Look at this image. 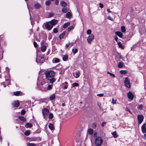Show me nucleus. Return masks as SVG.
<instances>
[{
    "label": "nucleus",
    "mask_w": 146,
    "mask_h": 146,
    "mask_svg": "<svg viewBox=\"0 0 146 146\" xmlns=\"http://www.w3.org/2000/svg\"><path fill=\"white\" fill-rule=\"evenodd\" d=\"M115 35L120 38H122L123 36L122 34L120 32L116 31L115 33Z\"/></svg>",
    "instance_id": "obj_12"
},
{
    "label": "nucleus",
    "mask_w": 146,
    "mask_h": 146,
    "mask_svg": "<svg viewBox=\"0 0 146 146\" xmlns=\"http://www.w3.org/2000/svg\"><path fill=\"white\" fill-rule=\"evenodd\" d=\"M66 17L67 18L70 19L72 17V15L69 12H68L66 14Z\"/></svg>",
    "instance_id": "obj_15"
},
{
    "label": "nucleus",
    "mask_w": 146,
    "mask_h": 146,
    "mask_svg": "<svg viewBox=\"0 0 146 146\" xmlns=\"http://www.w3.org/2000/svg\"><path fill=\"white\" fill-rule=\"evenodd\" d=\"M117 44L119 48H121L122 49L124 48L122 44L120 42H117Z\"/></svg>",
    "instance_id": "obj_23"
},
{
    "label": "nucleus",
    "mask_w": 146,
    "mask_h": 146,
    "mask_svg": "<svg viewBox=\"0 0 146 146\" xmlns=\"http://www.w3.org/2000/svg\"><path fill=\"white\" fill-rule=\"evenodd\" d=\"M123 65V63L122 62H119L118 64V67L119 68H121Z\"/></svg>",
    "instance_id": "obj_31"
},
{
    "label": "nucleus",
    "mask_w": 146,
    "mask_h": 146,
    "mask_svg": "<svg viewBox=\"0 0 146 146\" xmlns=\"http://www.w3.org/2000/svg\"><path fill=\"white\" fill-rule=\"evenodd\" d=\"M105 124H106V123L105 122H102L101 124L102 127H104Z\"/></svg>",
    "instance_id": "obj_59"
},
{
    "label": "nucleus",
    "mask_w": 146,
    "mask_h": 146,
    "mask_svg": "<svg viewBox=\"0 0 146 146\" xmlns=\"http://www.w3.org/2000/svg\"><path fill=\"white\" fill-rule=\"evenodd\" d=\"M49 112V110L48 109L46 108H44L42 110V113L43 115H47Z\"/></svg>",
    "instance_id": "obj_7"
},
{
    "label": "nucleus",
    "mask_w": 146,
    "mask_h": 146,
    "mask_svg": "<svg viewBox=\"0 0 146 146\" xmlns=\"http://www.w3.org/2000/svg\"><path fill=\"white\" fill-rule=\"evenodd\" d=\"M120 73L123 74H125L127 73V71L124 70H121L120 71Z\"/></svg>",
    "instance_id": "obj_30"
},
{
    "label": "nucleus",
    "mask_w": 146,
    "mask_h": 146,
    "mask_svg": "<svg viewBox=\"0 0 146 146\" xmlns=\"http://www.w3.org/2000/svg\"><path fill=\"white\" fill-rule=\"evenodd\" d=\"M134 97V95L131 92H128V101L133 100Z\"/></svg>",
    "instance_id": "obj_6"
},
{
    "label": "nucleus",
    "mask_w": 146,
    "mask_h": 146,
    "mask_svg": "<svg viewBox=\"0 0 146 146\" xmlns=\"http://www.w3.org/2000/svg\"><path fill=\"white\" fill-rule=\"evenodd\" d=\"M72 51L73 52V54H76L78 52V49H75V50H74V49L73 48L72 50Z\"/></svg>",
    "instance_id": "obj_41"
},
{
    "label": "nucleus",
    "mask_w": 146,
    "mask_h": 146,
    "mask_svg": "<svg viewBox=\"0 0 146 146\" xmlns=\"http://www.w3.org/2000/svg\"><path fill=\"white\" fill-rule=\"evenodd\" d=\"M118 39V37H117V36H115V40L116 41V42L117 41Z\"/></svg>",
    "instance_id": "obj_58"
},
{
    "label": "nucleus",
    "mask_w": 146,
    "mask_h": 146,
    "mask_svg": "<svg viewBox=\"0 0 146 146\" xmlns=\"http://www.w3.org/2000/svg\"><path fill=\"white\" fill-rule=\"evenodd\" d=\"M52 85H49L47 87L48 90H50L51 89H52Z\"/></svg>",
    "instance_id": "obj_44"
},
{
    "label": "nucleus",
    "mask_w": 146,
    "mask_h": 146,
    "mask_svg": "<svg viewBox=\"0 0 146 146\" xmlns=\"http://www.w3.org/2000/svg\"><path fill=\"white\" fill-rule=\"evenodd\" d=\"M18 118L20 119L21 121H23L25 122L26 121V119L23 116H19L18 117Z\"/></svg>",
    "instance_id": "obj_16"
},
{
    "label": "nucleus",
    "mask_w": 146,
    "mask_h": 146,
    "mask_svg": "<svg viewBox=\"0 0 146 146\" xmlns=\"http://www.w3.org/2000/svg\"><path fill=\"white\" fill-rule=\"evenodd\" d=\"M33 44L34 45V46L36 48L37 46V43L35 42H33Z\"/></svg>",
    "instance_id": "obj_52"
},
{
    "label": "nucleus",
    "mask_w": 146,
    "mask_h": 146,
    "mask_svg": "<svg viewBox=\"0 0 146 146\" xmlns=\"http://www.w3.org/2000/svg\"><path fill=\"white\" fill-rule=\"evenodd\" d=\"M46 5L47 6H49L51 4V2L50 0H48L45 2Z\"/></svg>",
    "instance_id": "obj_35"
},
{
    "label": "nucleus",
    "mask_w": 146,
    "mask_h": 146,
    "mask_svg": "<svg viewBox=\"0 0 146 146\" xmlns=\"http://www.w3.org/2000/svg\"><path fill=\"white\" fill-rule=\"evenodd\" d=\"M33 126V125L31 123H27L26 124L25 127L26 128H31Z\"/></svg>",
    "instance_id": "obj_14"
},
{
    "label": "nucleus",
    "mask_w": 146,
    "mask_h": 146,
    "mask_svg": "<svg viewBox=\"0 0 146 146\" xmlns=\"http://www.w3.org/2000/svg\"><path fill=\"white\" fill-rule=\"evenodd\" d=\"M92 31L90 29L88 30L87 31V33L88 35H89L91 34Z\"/></svg>",
    "instance_id": "obj_47"
},
{
    "label": "nucleus",
    "mask_w": 146,
    "mask_h": 146,
    "mask_svg": "<svg viewBox=\"0 0 146 146\" xmlns=\"http://www.w3.org/2000/svg\"><path fill=\"white\" fill-rule=\"evenodd\" d=\"M60 3L61 5L64 7H65L67 5V4L64 1H61Z\"/></svg>",
    "instance_id": "obj_26"
},
{
    "label": "nucleus",
    "mask_w": 146,
    "mask_h": 146,
    "mask_svg": "<svg viewBox=\"0 0 146 146\" xmlns=\"http://www.w3.org/2000/svg\"><path fill=\"white\" fill-rule=\"evenodd\" d=\"M99 5L100 7L101 8H102L104 7L103 4L101 3H100L99 4Z\"/></svg>",
    "instance_id": "obj_54"
},
{
    "label": "nucleus",
    "mask_w": 146,
    "mask_h": 146,
    "mask_svg": "<svg viewBox=\"0 0 146 146\" xmlns=\"http://www.w3.org/2000/svg\"><path fill=\"white\" fill-rule=\"evenodd\" d=\"M21 92L20 91H17L13 93L14 95L16 96H19Z\"/></svg>",
    "instance_id": "obj_25"
},
{
    "label": "nucleus",
    "mask_w": 146,
    "mask_h": 146,
    "mask_svg": "<svg viewBox=\"0 0 146 146\" xmlns=\"http://www.w3.org/2000/svg\"><path fill=\"white\" fill-rule=\"evenodd\" d=\"M117 100L115 99L114 100V99L112 98L111 103L113 104H115L116 103V101Z\"/></svg>",
    "instance_id": "obj_45"
},
{
    "label": "nucleus",
    "mask_w": 146,
    "mask_h": 146,
    "mask_svg": "<svg viewBox=\"0 0 146 146\" xmlns=\"http://www.w3.org/2000/svg\"><path fill=\"white\" fill-rule=\"evenodd\" d=\"M45 28L48 31L50 30L52 28L53 26L50 23V22H48L46 23L45 24Z\"/></svg>",
    "instance_id": "obj_4"
},
{
    "label": "nucleus",
    "mask_w": 146,
    "mask_h": 146,
    "mask_svg": "<svg viewBox=\"0 0 146 146\" xmlns=\"http://www.w3.org/2000/svg\"><path fill=\"white\" fill-rule=\"evenodd\" d=\"M19 105V103L18 101L17 100L13 102L12 105L14 107H17Z\"/></svg>",
    "instance_id": "obj_9"
},
{
    "label": "nucleus",
    "mask_w": 146,
    "mask_h": 146,
    "mask_svg": "<svg viewBox=\"0 0 146 146\" xmlns=\"http://www.w3.org/2000/svg\"><path fill=\"white\" fill-rule=\"evenodd\" d=\"M55 3L56 5H58V3H59L58 1V0H56L55 1Z\"/></svg>",
    "instance_id": "obj_56"
},
{
    "label": "nucleus",
    "mask_w": 146,
    "mask_h": 146,
    "mask_svg": "<svg viewBox=\"0 0 146 146\" xmlns=\"http://www.w3.org/2000/svg\"><path fill=\"white\" fill-rule=\"evenodd\" d=\"M39 138L38 137H34L30 139V140L31 141H37L38 140V139Z\"/></svg>",
    "instance_id": "obj_19"
},
{
    "label": "nucleus",
    "mask_w": 146,
    "mask_h": 146,
    "mask_svg": "<svg viewBox=\"0 0 146 146\" xmlns=\"http://www.w3.org/2000/svg\"><path fill=\"white\" fill-rule=\"evenodd\" d=\"M92 127L93 129H96V124L95 123H94L92 124Z\"/></svg>",
    "instance_id": "obj_40"
},
{
    "label": "nucleus",
    "mask_w": 146,
    "mask_h": 146,
    "mask_svg": "<svg viewBox=\"0 0 146 146\" xmlns=\"http://www.w3.org/2000/svg\"><path fill=\"white\" fill-rule=\"evenodd\" d=\"M49 128L51 130H54V127L52 123H50L48 125Z\"/></svg>",
    "instance_id": "obj_17"
},
{
    "label": "nucleus",
    "mask_w": 146,
    "mask_h": 146,
    "mask_svg": "<svg viewBox=\"0 0 146 146\" xmlns=\"http://www.w3.org/2000/svg\"><path fill=\"white\" fill-rule=\"evenodd\" d=\"M121 31L122 32H125V28L124 26H122L121 27Z\"/></svg>",
    "instance_id": "obj_34"
},
{
    "label": "nucleus",
    "mask_w": 146,
    "mask_h": 146,
    "mask_svg": "<svg viewBox=\"0 0 146 146\" xmlns=\"http://www.w3.org/2000/svg\"><path fill=\"white\" fill-rule=\"evenodd\" d=\"M94 38V36L93 34H91L89 35L88 37L87 41L89 44H90Z\"/></svg>",
    "instance_id": "obj_3"
},
{
    "label": "nucleus",
    "mask_w": 146,
    "mask_h": 146,
    "mask_svg": "<svg viewBox=\"0 0 146 146\" xmlns=\"http://www.w3.org/2000/svg\"><path fill=\"white\" fill-rule=\"evenodd\" d=\"M49 22H50L51 25L53 26L57 23L58 21L55 19H53Z\"/></svg>",
    "instance_id": "obj_8"
},
{
    "label": "nucleus",
    "mask_w": 146,
    "mask_h": 146,
    "mask_svg": "<svg viewBox=\"0 0 146 146\" xmlns=\"http://www.w3.org/2000/svg\"><path fill=\"white\" fill-rule=\"evenodd\" d=\"M28 146H36V144L33 143H27Z\"/></svg>",
    "instance_id": "obj_33"
},
{
    "label": "nucleus",
    "mask_w": 146,
    "mask_h": 146,
    "mask_svg": "<svg viewBox=\"0 0 146 146\" xmlns=\"http://www.w3.org/2000/svg\"><path fill=\"white\" fill-rule=\"evenodd\" d=\"M129 80H128V88H130V87H131L130 85V83L129 82Z\"/></svg>",
    "instance_id": "obj_62"
},
{
    "label": "nucleus",
    "mask_w": 146,
    "mask_h": 146,
    "mask_svg": "<svg viewBox=\"0 0 146 146\" xmlns=\"http://www.w3.org/2000/svg\"><path fill=\"white\" fill-rule=\"evenodd\" d=\"M75 74L76 76H75L74 75V76L75 78H77L78 77H79V72H77Z\"/></svg>",
    "instance_id": "obj_39"
},
{
    "label": "nucleus",
    "mask_w": 146,
    "mask_h": 146,
    "mask_svg": "<svg viewBox=\"0 0 146 146\" xmlns=\"http://www.w3.org/2000/svg\"><path fill=\"white\" fill-rule=\"evenodd\" d=\"M70 25V23L69 22H68L66 23H65L64 25H63V28H66L69 25Z\"/></svg>",
    "instance_id": "obj_18"
},
{
    "label": "nucleus",
    "mask_w": 146,
    "mask_h": 146,
    "mask_svg": "<svg viewBox=\"0 0 146 146\" xmlns=\"http://www.w3.org/2000/svg\"><path fill=\"white\" fill-rule=\"evenodd\" d=\"M29 130H27L25 132V134L26 135H29L30 134Z\"/></svg>",
    "instance_id": "obj_37"
},
{
    "label": "nucleus",
    "mask_w": 146,
    "mask_h": 146,
    "mask_svg": "<svg viewBox=\"0 0 146 146\" xmlns=\"http://www.w3.org/2000/svg\"><path fill=\"white\" fill-rule=\"evenodd\" d=\"M141 129L143 133H146V124H144L141 127Z\"/></svg>",
    "instance_id": "obj_10"
},
{
    "label": "nucleus",
    "mask_w": 146,
    "mask_h": 146,
    "mask_svg": "<svg viewBox=\"0 0 146 146\" xmlns=\"http://www.w3.org/2000/svg\"><path fill=\"white\" fill-rule=\"evenodd\" d=\"M74 44V42H72V43H69V45L70 46H73Z\"/></svg>",
    "instance_id": "obj_60"
},
{
    "label": "nucleus",
    "mask_w": 146,
    "mask_h": 146,
    "mask_svg": "<svg viewBox=\"0 0 146 146\" xmlns=\"http://www.w3.org/2000/svg\"><path fill=\"white\" fill-rule=\"evenodd\" d=\"M25 113V110H22V111H21V115H24Z\"/></svg>",
    "instance_id": "obj_51"
},
{
    "label": "nucleus",
    "mask_w": 146,
    "mask_h": 146,
    "mask_svg": "<svg viewBox=\"0 0 146 146\" xmlns=\"http://www.w3.org/2000/svg\"><path fill=\"white\" fill-rule=\"evenodd\" d=\"M88 133L89 134L92 135L93 133V130L92 129L90 128L88 129Z\"/></svg>",
    "instance_id": "obj_28"
},
{
    "label": "nucleus",
    "mask_w": 146,
    "mask_h": 146,
    "mask_svg": "<svg viewBox=\"0 0 146 146\" xmlns=\"http://www.w3.org/2000/svg\"><path fill=\"white\" fill-rule=\"evenodd\" d=\"M53 61L55 63H58L59 62L60 60L58 58H55L53 59Z\"/></svg>",
    "instance_id": "obj_27"
},
{
    "label": "nucleus",
    "mask_w": 146,
    "mask_h": 146,
    "mask_svg": "<svg viewBox=\"0 0 146 146\" xmlns=\"http://www.w3.org/2000/svg\"><path fill=\"white\" fill-rule=\"evenodd\" d=\"M103 140L100 137H96L95 139V143L96 146H100L103 143Z\"/></svg>",
    "instance_id": "obj_2"
},
{
    "label": "nucleus",
    "mask_w": 146,
    "mask_h": 146,
    "mask_svg": "<svg viewBox=\"0 0 146 146\" xmlns=\"http://www.w3.org/2000/svg\"><path fill=\"white\" fill-rule=\"evenodd\" d=\"M53 32L55 33H56L58 32V29L57 28H55L53 29Z\"/></svg>",
    "instance_id": "obj_46"
},
{
    "label": "nucleus",
    "mask_w": 146,
    "mask_h": 146,
    "mask_svg": "<svg viewBox=\"0 0 146 146\" xmlns=\"http://www.w3.org/2000/svg\"><path fill=\"white\" fill-rule=\"evenodd\" d=\"M66 32L65 31H64L59 36V38L60 39H61L63 38L66 34Z\"/></svg>",
    "instance_id": "obj_11"
},
{
    "label": "nucleus",
    "mask_w": 146,
    "mask_h": 146,
    "mask_svg": "<svg viewBox=\"0 0 146 146\" xmlns=\"http://www.w3.org/2000/svg\"><path fill=\"white\" fill-rule=\"evenodd\" d=\"M53 117V114L52 113H50L49 114V119H52Z\"/></svg>",
    "instance_id": "obj_42"
},
{
    "label": "nucleus",
    "mask_w": 146,
    "mask_h": 146,
    "mask_svg": "<svg viewBox=\"0 0 146 146\" xmlns=\"http://www.w3.org/2000/svg\"><path fill=\"white\" fill-rule=\"evenodd\" d=\"M104 95L103 94H97V96H99L100 97H102Z\"/></svg>",
    "instance_id": "obj_53"
},
{
    "label": "nucleus",
    "mask_w": 146,
    "mask_h": 146,
    "mask_svg": "<svg viewBox=\"0 0 146 146\" xmlns=\"http://www.w3.org/2000/svg\"><path fill=\"white\" fill-rule=\"evenodd\" d=\"M45 74L46 78L50 83L52 84L56 81V79L54 78L55 73L53 71H47L45 72Z\"/></svg>",
    "instance_id": "obj_1"
},
{
    "label": "nucleus",
    "mask_w": 146,
    "mask_h": 146,
    "mask_svg": "<svg viewBox=\"0 0 146 146\" xmlns=\"http://www.w3.org/2000/svg\"><path fill=\"white\" fill-rule=\"evenodd\" d=\"M144 116L141 115H139L137 116V119L138 121V123L139 124L141 123L143 120Z\"/></svg>",
    "instance_id": "obj_5"
},
{
    "label": "nucleus",
    "mask_w": 146,
    "mask_h": 146,
    "mask_svg": "<svg viewBox=\"0 0 146 146\" xmlns=\"http://www.w3.org/2000/svg\"><path fill=\"white\" fill-rule=\"evenodd\" d=\"M35 7L36 9H39L41 7V5L38 3H36L34 4Z\"/></svg>",
    "instance_id": "obj_13"
},
{
    "label": "nucleus",
    "mask_w": 146,
    "mask_h": 146,
    "mask_svg": "<svg viewBox=\"0 0 146 146\" xmlns=\"http://www.w3.org/2000/svg\"><path fill=\"white\" fill-rule=\"evenodd\" d=\"M69 44H66V45H65V47L66 49H67L69 47Z\"/></svg>",
    "instance_id": "obj_57"
},
{
    "label": "nucleus",
    "mask_w": 146,
    "mask_h": 146,
    "mask_svg": "<svg viewBox=\"0 0 146 146\" xmlns=\"http://www.w3.org/2000/svg\"><path fill=\"white\" fill-rule=\"evenodd\" d=\"M62 11L64 13H66L68 11L67 9L65 8H63L62 10Z\"/></svg>",
    "instance_id": "obj_43"
},
{
    "label": "nucleus",
    "mask_w": 146,
    "mask_h": 146,
    "mask_svg": "<svg viewBox=\"0 0 146 146\" xmlns=\"http://www.w3.org/2000/svg\"><path fill=\"white\" fill-rule=\"evenodd\" d=\"M72 86L73 87H75V86H78V84L76 83H74L72 84Z\"/></svg>",
    "instance_id": "obj_48"
},
{
    "label": "nucleus",
    "mask_w": 146,
    "mask_h": 146,
    "mask_svg": "<svg viewBox=\"0 0 146 146\" xmlns=\"http://www.w3.org/2000/svg\"><path fill=\"white\" fill-rule=\"evenodd\" d=\"M143 107V106L142 105H139L138 106V108L139 109L141 110L142 108Z\"/></svg>",
    "instance_id": "obj_50"
},
{
    "label": "nucleus",
    "mask_w": 146,
    "mask_h": 146,
    "mask_svg": "<svg viewBox=\"0 0 146 146\" xmlns=\"http://www.w3.org/2000/svg\"><path fill=\"white\" fill-rule=\"evenodd\" d=\"M46 47L45 46H43L41 47V50L42 52H44L46 49Z\"/></svg>",
    "instance_id": "obj_29"
},
{
    "label": "nucleus",
    "mask_w": 146,
    "mask_h": 146,
    "mask_svg": "<svg viewBox=\"0 0 146 146\" xmlns=\"http://www.w3.org/2000/svg\"><path fill=\"white\" fill-rule=\"evenodd\" d=\"M107 18L108 19H109V20H111V21L113 20V19L110 16H108L107 17Z\"/></svg>",
    "instance_id": "obj_55"
},
{
    "label": "nucleus",
    "mask_w": 146,
    "mask_h": 146,
    "mask_svg": "<svg viewBox=\"0 0 146 146\" xmlns=\"http://www.w3.org/2000/svg\"><path fill=\"white\" fill-rule=\"evenodd\" d=\"M49 15H48V17H50L54 15V14L53 13H49Z\"/></svg>",
    "instance_id": "obj_49"
},
{
    "label": "nucleus",
    "mask_w": 146,
    "mask_h": 146,
    "mask_svg": "<svg viewBox=\"0 0 146 146\" xmlns=\"http://www.w3.org/2000/svg\"><path fill=\"white\" fill-rule=\"evenodd\" d=\"M113 135V137L115 138H116L117 137V135L116 131L113 132L111 133Z\"/></svg>",
    "instance_id": "obj_21"
},
{
    "label": "nucleus",
    "mask_w": 146,
    "mask_h": 146,
    "mask_svg": "<svg viewBox=\"0 0 146 146\" xmlns=\"http://www.w3.org/2000/svg\"><path fill=\"white\" fill-rule=\"evenodd\" d=\"M107 73L108 74H109L111 76H112L113 77H115V76L114 74L110 73L109 71L107 72Z\"/></svg>",
    "instance_id": "obj_38"
},
{
    "label": "nucleus",
    "mask_w": 146,
    "mask_h": 146,
    "mask_svg": "<svg viewBox=\"0 0 146 146\" xmlns=\"http://www.w3.org/2000/svg\"><path fill=\"white\" fill-rule=\"evenodd\" d=\"M97 134V132H96V133L95 132L94 133V136L95 137H96V135Z\"/></svg>",
    "instance_id": "obj_64"
},
{
    "label": "nucleus",
    "mask_w": 146,
    "mask_h": 146,
    "mask_svg": "<svg viewBox=\"0 0 146 146\" xmlns=\"http://www.w3.org/2000/svg\"><path fill=\"white\" fill-rule=\"evenodd\" d=\"M7 83V85H9V84H10V81L8 80H6V82H5V84H6ZM6 85L7 84H4V86L5 87H6Z\"/></svg>",
    "instance_id": "obj_32"
},
{
    "label": "nucleus",
    "mask_w": 146,
    "mask_h": 146,
    "mask_svg": "<svg viewBox=\"0 0 146 146\" xmlns=\"http://www.w3.org/2000/svg\"><path fill=\"white\" fill-rule=\"evenodd\" d=\"M74 28V27L73 26H70L68 28V32L70 31L72 29H73Z\"/></svg>",
    "instance_id": "obj_36"
},
{
    "label": "nucleus",
    "mask_w": 146,
    "mask_h": 146,
    "mask_svg": "<svg viewBox=\"0 0 146 146\" xmlns=\"http://www.w3.org/2000/svg\"><path fill=\"white\" fill-rule=\"evenodd\" d=\"M68 56L67 55H64L62 57V59L64 61H66L67 60Z\"/></svg>",
    "instance_id": "obj_22"
},
{
    "label": "nucleus",
    "mask_w": 146,
    "mask_h": 146,
    "mask_svg": "<svg viewBox=\"0 0 146 146\" xmlns=\"http://www.w3.org/2000/svg\"><path fill=\"white\" fill-rule=\"evenodd\" d=\"M68 86V84L64 86V89H67V88Z\"/></svg>",
    "instance_id": "obj_61"
},
{
    "label": "nucleus",
    "mask_w": 146,
    "mask_h": 146,
    "mask_svg": "<svg viewBox=\"0 0 146 146\" xmlns=\"http://www.w3.org/2000/svg\"><path fill=\"white\" fill-rule=\"evenodd\" d=\"M55 96L54 94H53L50 96V99L51 100H52L55 98Z\"/></svg>",
    "instance_id": "obj_24"
},
{
    "label": "nucleus",
    "mask_w": 146,
    "mask_h": 146,
    "mask_svg": "<svg viewBox=\"0 0 146 146\" xmlns=\"http://www.w3.org/2000/svg\"><path fill=\"white\" fill-rule=\"evenodd\" d=\"M124 84L127 87H128V78L126 77L124 81Z\"/></svg>",
    "instance_id": "obj_20"
},
{
    "label": "nucleus",
    "mask_w": 146,
    "mask_h": 146,
    "mask_svg": "<svg viewBox=\"0 0 146 146\" xmlns=\"http://www.w3.org/2000/svg\"><path fill=\"white\" fill-rule=\"evenodd\" d=\"M107 11L108 12V13H111V11H110V10H109V9H107Z\"/></svg>",
    "instance_id": "obj_63"
}]
</instances>
